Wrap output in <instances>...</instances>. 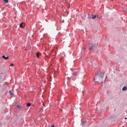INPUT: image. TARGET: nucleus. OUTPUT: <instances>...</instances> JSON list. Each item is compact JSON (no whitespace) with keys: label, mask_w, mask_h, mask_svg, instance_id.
<instances>
[{"label":"nucleus","mask_w":127,"mask_h":127,"mask_svg":"<svg viewBox=\"0 0 127 127\" xmlns=\"http://www.w3.org/2000/svg\"><path fill=\"white\" fill-rule=\"evenodd\" d=\"M94 45L92 43H90L87 46V48L89 50L91 49L93 47Z\"/></svg>","instance_id":"obj_1"},{"label":"nucleus","mask_w":127,"mask_h":127,"mask_svg":"<svg viewBox=\"0 0 127 127\" xmlns=\"http://www.w3.org/2000/svg\"><path fill=\"white\" fill-rule=\"evenodd\" d=\"M36 56L37 58H39L40 57V56L41 55V53L40 52H37L36 53Z\"/></svg>","instance_id":"obj_2"},{"label":"nucleus","mask_w":127,"mask_h":127,"mask_svg":"<svg viewBox=\"0 0 127 127\" xmlns=\"http://www.w3.org/2000/svg\"><path fill=\"white\" fill-rule=\"evenodd\" d=\"M2 57L4 59L6 60L8 58V57L7 56L6 57H5V56L3 55L2 56Z\"/></svg>","instance_id":"obj_3"},{"label":"nucleus","mask_w":127,"mask_h":127,"mask_svg":"<svg viewBox=\"0 0 127 127\" xmlns=\"http://www.w3.org/2000/svg\"><path fill=\"white\" fill-rule=\"evenodd\" d=\"M127 89V87L124 86L122 88V91H125Z\"/></svg>","instance_id":"obj_4"},{"label":"nucleus","mask_w":127,"mask_h":127,"mask_svg":"<svg viewBox=\"0 0 127 127\" xmlns=\"http://www.w3.org/2000/svg\"><path fill=\"white\" fill-rule=\"evenodd\" d=\"M17 107L18 109H21L22 108L21 106L20 105H17L16 106Z\"/></svg>","instance_id":"obj_5"},{"label":"nucleus","mask_w":127,"mask_h":127,"mask_svg":"<svg viewBox=\"0 0 127 127\" xmlns=\"http://www.w3.org/2000/svg\"><path fill=\"white\" fill-rule=\"evenodd\" d=\"M22 25L23 23H21L20 25V27L21 28H24V27L22 26Z\"/></svg>","instance_id":"obj_6"},{"label":"nucleus","mask_w":127,"mask_h":127,"mask_svg":"<svg viewBox=\"0 0 127 127\" xmlns=\"http://www.w3.org/2000/svg\"><path fill=\"white\" fill-rule=\"evenodd\" d=\"M31 104V103H27V106L28 107L30 106Z\"/></svg>","instance_id":"obj_7"},{"label":"nucleus","mask_w":127,"mask_h":127,"mask_svg":"<svg viewBox=\"0 0 127 127\" xmlns=\"http://www.w3.org/2000/svg\"><path fill=\"white\" fill-rule=\"evenodd\" d=\"M96 17V15H93L92 16V18L93 19H94Z\"/></svg>","instance_id":"obj_8"},{"label":"nucleus","mask_w":127,"mask_h":127,"mask_svg":"<svg viewBox=\"0 0 127 127\" xmlns=\"http://www.w3.org/2000/svg\"><path fill=\"white\" fill-rule=\"evenodd\" d=\"M4 1L6 3H7L8 2V0H4Z\"/></svg>","instance_id":"obj_9"},{"label":"nucleus","mask_w":127,"mask_h":127,"mask_svg":"<svg viewBox=\"0 0 127 127\" xmlns=\"http://www.w3.org/2000/svg\"><path fill=\"white\" fill-rule=\"evenodd\" d=\"M9 93L11 95H12L13 94L12 93V92H11V91H9Z\"/></svg>","instance_id":"obj_10"},{"label":"nucleus","mask_w":127,"mask_h":127,"mask_svg":"<svg viewBox=\"0 0 127 127\" xmlns=\"http://www.w3.org/2000/svg\"><path fill=\"white\" fill-rule=\"evenodd\" d=\"M13 65V64L12 63H11L10 64V66H12Z\"/></svg>","instance_id":"obj_11"},{"label":"nucleus","mask_w":127,"mask_h":127,"mask_svg":"<svg viewBox=\"0 0 127 127\" xmlns=\"http://www.w3.org/2000/svg\"><path fill=\"white\" fill-rule=\"evenodd\" d=\"M51 127H54V125H51Z\"/></svg>","instance_id":"obj_12"},{"label":"nucleus","mask_w":127,"mask_h":127,"mask_svg":"<svg viewBox=\"0 0 127 127\" xmlns=\"http://www.w3.org/2000/svg\"><path fill=\"white\" fill-rule=\"evenodd\" d=\"M97 76H99V74L98 73V74H97Z\"/></svg>","instance_id":"obj_13"},{"label":"nucleus","mask_w":127,"mask_h":127,"mask_svg":"<svg viewBox=\"0 0 127 127\" xmlns=\"http://www.w3.org/2000/svg\"><path fill=\"white\" fill-rule=\"evenodd\" d=\"M95 79H94V81H95Z\"/></svg>","instance_id":"obj_14"},{"label":"nucleus","mask_w":127,"mask_h":127,"mask_svg":"<svg viewBox=\"0 0 127 127\" xmlns=\"http://www.w3.org/2000/svg\"><path fill=\"white\" fill-rule=\"evenodd\" d=\"M127 119V118H125V119Z\"/></svg>","instance_id":"obj_15"},{"label":"nucleus","mask_w":127,"mask_h":127,"mask_svg":"<svg viewBox=\"0 0 127 127\" xmlns=\"http://www.w3.org/2000/svg\"><path fill=\"white\" fill-rule=\"evenodd\" d=\"M63 22H64V20H63Z\"/></svg>","instance_id":"obj_16"},{"label":"nucleus","mask_w":127,"mask_h":127,"mask_svg":"<svg viewBox=\"0 0 127 127\" xmlns=\"http://www.w3.org/2000/svg\"><path fill=\"white\" fill-rule=\"evenodd\" d=\"M67 79H68V77H67Z\"/></svg>","instance_id":"obj_17"}]
</instances>
